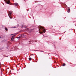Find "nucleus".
Masks as SVG:
<instances>
[{
  "mask_svg": "<svg viewBox=\"0 0 76 76\" xmlns=\"http://www.w3.org/2000/svg\"><path fill=\"white\" fill-rule=\"evenodd\" d=\"M39 28L41 30H39V34H42L43 33V32H44V33H45L46 31H45V29H44V28L41 26H39Z\"/></svg>",
  "mask_w": 76,
  "mask_h": 76,
  "instance_id": "obj_1",
  "label": "nucleus"
},
{
  "mask_svg": "<svg viewBox=\"0 0 76 76\" xmlns=\"http://www.w3.org/2000/svg\"><path fill=\"white\" fill-rule=\"evenodd\" d=\"M26 37V35L23 34L22 35H20V36L18 37H17V38H20V37H21L22 38H24Z\"/></svg>",
  "mask_w": 76,
  "mask_h": 76,
  "instance_id": "obj_2",
  "label": "nucleus"
},
{
  "mask_svg": "<svg viewBox=\"0 0 76 76\" xmlns=\"http://www.w3.org/2000/svg\"><path fill=\"white\" fill-rule=\"evenodd\" d=\"M12 13L11 12L9 11L8 12V15L9 16V18H10L11 19H12V18H10V16H11V15H12Z\"/></svg>",
  "mask_w": 76,
  "mask_h": 76,
  "instance_id": "obj_3",
  "label": "nucleus"
},
{
  "mask_svg": "<svg viewBox=\"0 0 76 76\" xmlns=\"http://www.w3.org/2000/svg\"><path fill=\"white\" fill-rule=\"evenodd\" d=\"M4 1H5V3H7V4H9V3H10V1H7L6 0H4Z\"/></svg>",
  "mask_w": 76,
  "mask_h": 76,
  "instance_id": "obj_4",
  "label": "nucleus"
},
{
  "mask_svg": "<svg viewBox=\"0 0 76 76\" xmlns=\"http://www.w3.org/2000/svg\"><path fill=\"white\" fill-rule=\"evenodd\" d=\"M15 37V35H13L11 38V40L12 41H14V37Z\"/></svg>",
  "mask_w": 76,
  "mask_h": 76,
  "instance_id": "obj_5",
  "label": "nucleus"
},
{
  "mask_svg": "<svg viewBox=\"0 0 76 76\" xmlns=\"http://www.w3.org/2000/svg\"><path fill=\"white\" fill-rule=\"evenodd\" d=\"M14 5L15 6H18V3H15L14 4Z\"/></svg>",
  "mask_w": 76,
  "mask_h": 76,
  "instance_id": "obj_6",
  "label": "nucleus"
},
{
  "mask_svg": "<svg viewBox=\"0 0 76 76\" xmlns=\"http://www.w3.org/2000/svg\"><path fill=\"white\" fill-rule=\"evenodd\" d=\"M70 12V9H68V10L67 11V12H68V13H69Z\"/></svg>",
  "mask_w": 76,
  "mask_h": 76,
  "instance_id": "obj_7",
  "label": "nucleus"
},
{
  "mask_svg": "<svg viewBox=\"0 0 76 76\" xmlns=\"http://www.w3.org/2000/svg\"><path fill=\"white\" fill-rule=\"evenodd\" d=\"M29 60L31 61V60H32V58H29Z\"/></svg>",
  "mask_w": 76,
  "mask_h": 76,
  "instance_id": "obj_8",
  "label": "nucleus"
},
{
  "mask_svg": "<svg viewBox=\"0 0 76 76\" xmlns=\"http://www.w3.org/2000/svg\"><path fill=\"white\" fill-rule=\"evenodd\" d=\"M65 65H66V64H65V63H64L63 64V66H65Z\"/></svg>",
  "mask_w": 76,
  "mask_h": 76,
  "instance_id": "obj_9",
  "label": "nucleus"
},
{
  "mask_svg": "<svg viewBox=\"0 0 76 76\" xmlns=\"http://www.w3.org/2000/svg\"><path fill=\"white\" fill-rule=\"evenodd\" d=\"M5 30L6 31H7V28H5Z\"/></svg>",
  "mask_w": 76,
  "mask_h": 76,
  "instance_id": "obj_10",
  "label": "nucleus"
},
{
  "mask_svg": "<svg viewBox=\"0 0 76 76\" xmlns=\"http://www.w3.org/2000/svg\"><path fill=\"white\" fill-rule=\"evenodd\" d=\"M31 56H34V54H32V55H31Z\"/></svg>",
  "mask_w": 76,
  "mask_h": 76,
  "instance_id": "obj_11",
  "label": "nucleus"
},
{
  "mask_svg": "<svg viewBox=\"0 0 76 76\" xmlns=\"http://www.w3.org/2000/svg\"><path fill=\"white\" fill-rule=\"evenodd\" d=\"M32 30H33V29H31V31H32Z\"/></svg>",
  "mask_w": 76,
  "mask_h": 76,
  "instance_id": "obj_12",
  "label": "nucleus"
},
{
  "mask_svg": "<svg viewBox=\"0 0 76 76\" xmlns=\"http://www.w3.org/2000/svg\"><path fill=\"white\" fill-rule=\"evenodd\" d=\"M65 6H66V4H65Z\"/></svg>",
  "mask_w": 76,
  "mask_h": 76,
  "instance_id": "obj_13",
  "label": "nucleus"
}]
</instances>
